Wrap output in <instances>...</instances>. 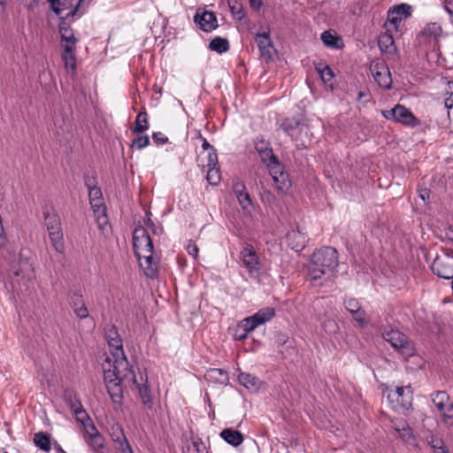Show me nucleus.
<instances>
[{"label":"nucleus","mask_w":453,"mask_h":453,"mask_svg":"<svg viewBox=\"0 0 453 453\" xmlns=\"http://www.w3.org/2000/svg\"><path fill=\"white\" fill-rule=\"evenodd\" d=\"M184 453H208V450L204 443L197 439L188 442Z\"/></svg>","instance_id":"ea45409f"},{"label":"nucleus","mask_w":453,"mask_h":453,"mask_svg":"<svg viewBox=\"0 0 453 453\" xmlns=\"http://www.w3.org/2000/svg\"><path fill=\"white\" fill-rule=\"evenodd\" d=\"M431 268L433 273L440 278L453 279V256L441 251L436 255Z\"/></svg>","instance_id":"9d476101"},{"label":"nucleus","mask_w":453,"mask_h":453,"mask_svg":"<svg viewBox=\"0 0 453 453\" xmlns=\"http://www.w3.org/2000/svg\"><path fill=\"white\" fill-rule=\"evenodd\" d=\"M82 425L85 429L86 438H90V436H93L94 434H100L96 426L92 423L90 418L89 421L85 420V424Z\"/></svg>","instance_id":"de8ad7c7"},{"label":"nucleus","mask_w":453,"mask_h":453,"mask_svg":"<svg viewBox=\"0 0 453 453\" xmlns=\"http://www.w3.org/2000/svg\"><path fill=\"white\" fill-rule=\"evenodd\" d=\"M268 169L278 191L283 194L288 193L291 188V180L288 173L284 171V166L278 161Z\"/></svg>","instance_id":"9b49d317"},{"label":"nucleus","mask_w":453,"mask_h":453,"mask_svg":"<svg viewBox=\"0 0 453 453\" xmlns=\"http://www.w3.org/2000/svg\"><path fill=\"white\" fill-rule=\"evenodd\" d=\"M187 252L192 256L194 258H196L199 252V248L197 245L191 241H189L188 244L186 246Z\"/></svg>","instance_id":"603ef678"},{"label":"nucleus","mask_w":453,"mask_h":453,"mask_svg":"<svg viewBox=\"0 0 453 453\" xmlns=\"http://www.w3.org/2000/svg\"><path fill=\"white\" fill-rule=\"evenodd\" d=\"M441 33V27L437 23H430L420 33L419 42L426 44L428 49L436 50L439 48V38Z\"/></svg>","instance_id":"2eb2a0df"},{"label":"nucleus","mask_w":453,"mask_h":453,"mask_svg":"<svg viewBox=\"0 0 453 453\" xmlns=\"http://www.w3.org/2000/svg\"><path fill=\"white\" fill-rule=\"evenodd\" d=\"M88 197L91 207L97 218L98 224L103 226L107 223L105 206L103 203L102 191L98 187L88 189Z\"/></svg>","instance_id":"dca6fc26"},{"label":"nucleus","mask_w":453,"mask_h":453,"mask_svg":"<svg viewBox=\"0 0 453 453\" xmlns=\"http://www.w3.org/2000/svg\"><path fill=\"white\" fill-rule=\"evenodd\" d=\"M200 138L202 139L203 141V144H202V148L203 149V150H214L213 147L207 142V140L202 136H200Z\"/></svg>","instance_id":"e2e57ef3"},{"label":"nucleus","mask_w":453,"mask_h":453,"mask_svg":"<svg viewBox=\"0 0 453 453\" xmlns=\"http://www.w3.org/2000/svg\"><path fill=\"white\" fill-rule=\"evenodd\" d=\"M370 72L377 84L384 89H390L392 78L388 66L383 61L373 62L370 66Z\"/></svg>","instance_id":"f8f14e48"},{"label":"nucleus","mask_w":453,"mask_h":453,"mask_svg":"<svg viewBox=\"0 0 453 453\" xmlns=\"http://www.w3.org/2000/svg\"><path fill=\"white\" fill-rule=\"evenodd\" d=\"M205 379L209 381L226 385L228 382V374L222 369H211L205 374Z\"/></svg>","instance_id":"7c9ffc66"},{"label":"nucleus","mask_w":453,"mask_h":453,"mask_svg":"<svg viewBox=\"0 0 453 453\" xmlns=\"http://www.w3.org/2000/svg\"><path fill=\"white\" fill-rule=\"evenodd\" d=\"M344 306L346 310L351 314L354 320L358 322L360 325L365 324V311L361 308L359 302L356 298H345Z\"/></svg>","instance_id":"a878e982"},{"label":"nucleus","mask_w":453,"mask_h":453,"mask_svg":"<svg viewBox=\"0 0 453 453\" xmlns=\"http://www.w3.org/2000/svg\"><path fill=\"white\" fill-rule=\"evenodd\" d=\"M206 179L211 185H217L220 181L219 166L208 167Z\"/></svg>","instance_id":"a19ab883"},{"label":"nucleus","mask_w":453,"mask_h":453,"mask_svg":"<svg viewBox=\"0 0 453 453\" xmlns=\"http://www.w3.org/2000/svg\"><path fill=\"white\" fill-rule=\"evenodd\" d=\"M105 339L111 348V357H107L106 365H103L104 380L109 395L119 400L120 389L116 384V373L127 370L129 364L124 354L122 339L114 326L105 328Z\"/></svg>","instance_id":"f257e3e1"},{"label":"nucleus","mask_w":453,"mask_h":453,"mask_svg":"<svg viewBox=\"0 0 453 453\" xmlns=\"http://www.w3.org/2000/svg\"><path fill=\"white\" fill-rule=\"evenodd\" d=\"M150 144V138L148 135H140L134 138L132 142V146L137 150H142Z\"/></svg>","instance_id":"c03bdc74"},{"label":"nucleus","mask_w":453,"mask_h":453,"mask_svg":"<svg viewBox=\"0 0 453 453\" xmlns=\"http://www.w3.org/2000/svg\"><path fill=\"white\" fill-rule=\"evenodd\" d=\"M280 127H281V129L286 134H288V135H292L291 132L294 129H296V127H298V122L296 120L286 119L285 121L282 122Z\"/></svg>","instance_id":"49530a36"},{"label":"nucleus","mask_w":453,"mask_h":453,"mask_svg":"<svg viewBox=\"0 0 453 453\" xmlns=\"http://www.w3.org/2000/svg\"><path fill=\"white\" fill-rule=\"evenodd\" d=\"M45 226L48 231L61 228L60 218L56 213H51L49 211L43 212Z\"/></svg>","instance_id":"4c0bfd02"},{"label":"nucleus","mask_w":453,"mask_h":453,"mask_svg":"<svg viewBox=\"0 0 453 453\" xmlns=\"http://www.w3.org/2000/svg\"><path fill=\"white\" fill-rule=\"evenodd\" d=\"M87 443L93 449L95 453H103L104 448V438L101 434H94L90 438H85Z\"/></svg>","instance_id":"58836bf2"},{"label":"nucleus","mask_w":453,"mask_h":453,"mask_svg":"<svg viewBox=\"0 0 453 453\" xmlns=\"http://www.w3.org/2000/svg\"><path fill=\"white\" fill-rule=\"evenodd\" d=\"M220 437L228 444L234 447L241 445L244 439L241 432L232 428L223 429L220 433Z\"/></svg>","instance_id":"c85d7f7f"},{"label":"nucleus","mask_w":453,"mask_h":453,"mask_svg":"<svg viewBox=\"0 0 453 453\" xmlns=\"http://www.w3.org/2000/svg\"><path fill=\"white\" fill-rule=\"evenodd\" d=\"M250 4L256 10H258L262 4L261 0H250Z\"/></svg>","instance_id":"69168bd1"},{"label":"nucleus","mask_w":453,"mask_h":453,"mask_svg":"<svg viewBox=\"0 0 453 453\" xmlns=\"http://www.w3.org/2000/svg\"><path fill=\"white\" fill-rule=\"evenodd\" d=\"M238 199L239 204L243 210H249L252 207V201L250 194L246 191L235 196Z\"/></svg>","instance_id":"37998d69"},{"label":"nucleus","mask_w":453,"mask_h":453,"mask_svg":"<svg viewBox=\"0 0 453 453\" xmlns=\"http://www.w3.org/2000/svg\"><path fill=\"white\" fill-rule=\"evenodd\" d=\"M5 0H0V16L5 15Z\"/></svg>","instance_id":"338daca9"},{"label":"nucleus","mask_w":453,"mask_h":453,"mask_svg":"<svg viewBox=\"0 0 453 453\" xmlns=\"http://www.w3.org/2000/svg\"><path fill=\"white\" fill-rule=\"evenodd\" d=\"M430 444L435 449H441L442 453H448L443 448V441L438 438H432Z\"/></svg>","instance_id":"5fc2aeb1"},{"label":"nucleus","mask_w":453,"mask_h":453,"mask_svg":"<svg viewBox=\"0 0 453 453\" xmlns=\"http://www.w3.org/2000/svg\"><path fill=\"white\" fill-rule=\"evenodd\" d=\"M412 8L407 4H401L394 6L388 11V23L393 25L395 29L399 24L411 14Z\"/></svg>","instance_id":"412c9836"},{"label":"nucleus","mask_w":453,"mask_h":453,"mask_svg":"<svg viewBox=\"0 0 453 453\" xmlns=\"http://www.w3.org/2000/svg\"><path fill=\"white\" fill-rule=\"evenodd\" d=\"M255 42L258 46L261 56L266 60L272 58L273 46L268 32L258 33L256 35Z\"/></svg>","instance_id":"b1692460"},{"label":"nucleus","mask_w":453,"mask_h":453,"mask_svg":"<svg viewBox=\"0 0 453 453\" xmlns=\"http://www.w3.org/2000/svg\"><path fill=\"white\" fill-rule=\"evenodd\" d=\"M61 47L63 48L62 60L66 68L75 70L76 67V48L78 39L74 32L65 20H61L58 24Z\"/></svg>","instance_id":"39448f33"},{"label":"nucleus","mask_w":453,"mask_h":453,"mask_svg":"<svg viewBox=\"0 0 453 453\" xmlns=\"http://www.w3.org/2000/svg\"><path fill=\"white\" fill-rule=\"evenodd\" d=\"M136 257L146 276L150 279L156 278L157 275L158 260L154 257L153 250Z\"/></svg>","instance_id":"aec40b11"},{"label":"nucleus","mask_w":453,"mask_h":453,"mask_svg":"<svg viewBox=\"0 0 453 453\" xmlns=\"http://www.w3.org/2000/svg\"><path fill=\"white\" fill-rule=\"evenodd\" d=\"M149 127L150 124L148 113L145 111H140L136 116L132 132L134 134H142L147 131Z\"/></svg>","instance_id":"f704fd0d"},{"label":"nucleus","mask_w":453,"mask_h":453,"mask_svg":"<svg viewBox=\"0 0 453 453\" xmlns=\"http://www.w3.org/2000/svg\"><path fill=\"white\" fill-rule=\"evenodd\" d=\"M64 399L70 409L73 411L78 422L85 424V420L89 421V417L86 411L83 409V406L74 391L65 390L64 394Z\"/></svg>","instance_id":"6ab92c4d"},{"label":"nucleus","mask_w":453,"mask_h":453,"mask_svg":"<svg viewBox=\"0 0 453 453\" xmlns=\"http://www.w3.org/2000/svg\"><path fill=\"white\" fill-rule=\"evenodd\" d=\"M383 338L404 358H408L414 355L415 349L412 342L408 341L407 337L398 330L385 332L383 334Z\"/></svg>","instance_id":"0eeeda50"},{"label":"nucleus","mask_w":453,"mask_h":453,"mask_svg":"<svg viewBox=\"0 0 453 453\" xmlns=\"http://www.w3.org/2000/svg\"><path fill=\"white\" fill-rule=\"evenodd\" d=\"M56 449H57L58 453H66V452H65V451L61 448V446H60V445H58V446L56 447Z\"/></svg>","instance_id":"774afa93"},{"label":"nucleus","mask_w":453,"mask_h":453,"mask_svg":"<svg viewBox=\"0 0 453 453\" xmlns=\"http://www.w3.org/2000/svg\"><path fill=\"white\" fill-rule=\"evenodd\" d=\"M316 69L324 82H329L334 78L333 70L328 65H319Z\"/></svg>","instance_id":"79ce46f5"},{"label":"nucleus","mask_w":453,"mask_h":453,"mask_svg":"<svg viewBox=\"0 0 453 453\" xmlns=\"http://www.w3.org/2000/svg\"><path fill=\"white\" fill-rule=\"evenodd\" d=\"M255 149L258 153L261 160L267 167L278 162L277 157L273 154V149L269 142L257 138L254 142Z\"/></svg>","instance_id":"4be33fe9"},{"label":"nucleus","mask_w":453,"mask_h":453,"mask_svg":"<svg viewBox=\"0 0 453 453\" xmlns=\"http://www.w3.org/2000/svg\"><path fill=\"white\" fill-rule=\"evenodd\" d=\"M49 237L54 250L62 254L65 251V242L62 228L48 231Z\"/></svg>","instance_id":"2f4dec72"},{"label":"nucleus","mask_w":453,"mask_h":453,"mask_svg":"<svg viewBox=\"0 0 453 453\" xmlns=\"http://www.w3.org/2000/svg\"><path fill=\"white\" fill-rule=\"evenodd\" d=\"M432 401L445 420L453 418V403L445 391L435 392Z\"/></svg>","instance_id":"a211bd4d"},{"label":"nucleus","mask_w":453,"mask_h":453,"mask_svg":"<svg viewBox=\"0 0 453 453\" xmlns=\"http://www.w3.org/2000/svg\"><path fill=\"white\" fill-rule=\"evenodd\" d=\"M54 125L58 129L57 131L58 134H59L60 133H65V132L68 131V124L64 118H62L60 120L58 117H55L54 118Z\"/></svg>","instance_id":"09e8293b"},{"label":"nucleus","mask_w":453,"mask_h":453,"mask_svg":"<svg viewBox=\"0 0 453 453\" xmlns=\"http://www.w3.org/2000/svg\"><path fill=\"white\" fill-rule=\"evenodd\" d=\"M412 395L411 386L396 387L388 391V399L395 411H401L411 408Z\"/></svg>","instance_id":"423d86ee"},{"label":"nucleus","mask_w":453,"mask_h":453,"mask_svg":"<svg viewBox=\"0 0 453 453\" xmlns=\"http://www.w3.org/2000/svg\"><path fill=\"white\" fill-rule=\"evenodd\" d=\"M382 115L388 120H393L410 127H416L421 124L420 120L409 109L399 104L389 111H383Z\"/></svg>","instance_id":"6e6552de"},{"label":"nucleus","mask_w":453,"mask_h":453,"mask_svg":"<svg viewBox=\"0 0 453 453\" xmlns=\"http://www.w3.org/2000/svg\"><path fill=\"white\" fill-rule=\"evenodd\" d=\"M34 443L45 452H50L51 449L50 437L46 433H36L34 436Z\"/></svg>","instance_id":"c9c22d12"},{"label":"nucleus","mask_w":453,"mask_h":453,"mask_svg":"<svg viewBox=\"0 0 453 453\" xmlns=\"http://www.w3.org/2000/svg\"><path fill=\"white\" fill-rule=\"evenodd\" d=\"M209 48L211 50L222 54L226 52L230 46L226 39L218 36L211 41Z\"/></svg>","instance_id":"e433bc0d"},{"label":"nucleus","mask_w":453,"mask_h":453,"mask_svg":"<svg viewBox=\"0 0 453 453\" xmlns=\"http://www.w3.org/2000/svg\"><path fill=\"white\" fill-rule=\"evenodd\" d=\"M6 238L4 236V228L2 223H0V247L5 244Z\"/></svg>","instance_id":"0e129e2a"},{"label":"nucleus","mask_w":453,"mask_h":453,"mask_svg":"<svg viewBox=\"0 0 453 453\" xmlns=\"http://www.w3.org/2000/svg\"><path fill=\"white\" fill-rule=\"evenodd\" d=\"M111 436L112 441L118 444L117 448L121 453H131L133 451L120 427L112 428Z\"/></svg>","instance_id":"cd10ccee"},{"label":"nucleus","mask_w":453,"mask_h":453,"mask_svg":"<svg viewBox=\"0 0 453 453\" xmlns=\"http://www.w3.org/2000/svg\"><path fill=\"white\" fill-rule=\"evenodd\" d=\"M241 261L250 274L258 273L260 270L259 257L250 244H245L240 253Z\"/></svg>","instance_id":"f3484780"},{"label":"nucleus","mask_w":453,"mask_h":453,"mask_svg":"<svg viewBox=\"0 0 453 453\" xmlns=\"http://www.w3.org/2000/svg\"><path fill=\"white\" fill-rule=\"evenodd\" d=\"M322 326L327 334H334L338 329L337 323L331 319H325L322 322Z\"/></svg>","instance_id":"a18cd8bd"},{"label":"nucleus","mask_w":453,"mask_h":453,"mask_svg":"<svg viewBox=\"0 0 453 453\" xmlns=\"http://www.w3.org/2000/svg\"><path fill=\"white\" fill-rule=\"evenodd\" d=\"M152 140L157 145H163L168 142V138L161 132H155Z\"/></svg>","instance_id":"8fccbe9b"},{"label":"nucleus","mask_w":453,"mask_h":453,"mask_svg":"<svg viewBox=\"0 0 453 453\" xmlns=\"http://www.w3.org/2000/svg\"><path fill=\"white\" fill-rule=\"evenodd\" d=\"M238 381L245 388L257 390L259 388L260 380L253 374L248 372H240Z\"/></svg>","instance_id":"72a5a7b5"},{"label":"nucleus","mask_w":453,"mask_h":453,"mask_svg":"<svg viewBox=\"0 0 453 453\" xmlns=\"http://www.w3.org/2000/svg\"><path fill=\"white\" fill-rule=\"evenodd\" d=\"M274 316V308L265 307L260 309L254 315L243 319L237 324L234 332V339L236 341H244L250 332L270 321Z\"/></svg>","instance_id":"20e7f679"},{"label":"nucleus","mask_w":453,"mask_h":453,"mask_svg":"<svg viewBox=\"0 0 453 453\" xmlns=\"http://www.w3.org/2000/svg\"><path fill=\"white\" fill-rule=\"evenodd\" d=\"M444 9L453 20V0H444Z\"/></svg>","instance_id":"13d9d810"},{"label":"nucleus","mask_w":453,"mask_h":453,"mask_svg":"<svg viewBox=\"0 0 453 453\" xmlns=\"http://www.w3.org/2000/svg\"><path fill=\"white\" fill-rule=\"evenodd\" d=\"M418 196L425 202L427 203L430 197V190L426 188H420L418 189Z\"/></svg>","instance_id":"6e6d98bb"},{"label":"nucleus","mask_w":453,"mask_h":453,"mask_svg":"<svg viewBox=\"0 0 453 453\" xmlns=\"http://www.w3.org/2000/svg\"><path fill=\"white\" fill-rule=\"evenodd\" d=\"M445 237L453 242V226H449L445 229Z\"/></svg>","instance_id":"680f3d73"},{"label":"nucleus","mask_w":453,"mask_h":453,"mask_svg":"<svg viewBox=\"0 0 453 453\" xmlns=\"http://www.w3.org/2000/svg\"><path fill=\"white\" fill-rule=\"evenodd\" d=\"M194 20L203 31L207 33L218 27V20L212 12L203 11L202 13L197 12Z\"/></svg>","instance_id":"5701e85b"},{"label":"nucleus","mask_w":453,"mask_h":453,"mask_svg":"<svg viewBox=\"0 0 453 453\" xmlns=\"http://www.w3.org/2000/svg\"><path fill=\"white\" fill-rule=\"evenodd\" d=\"M321 41L326 47L331 49L338 50L343 47L342 38L332 30L323 32L321 34Z\"/></svg>","instance_id":"c756f323"},{"label":"nucleus","mask_w":453,"mask_h":453,"mask_svg":"<svg viewBox=\"0 0 453 453\" xmlns=\"http://www.w3.org/2000/svg\"><path fill=\"white\" fill-rule=\"evenodd\" d=\"M233 191L235 196L246 191L245 184L241 180H234L233 183Z\"/></svg>","instance_id":"864d4df0"},{"label":"nucleus","mask_w":453,"mask_h":453,"mask_svg":"<svg viewBox=\"0 0 453 453\" xmlns=\"http://www.w3.org/2000/svg\"><path fill=\"white\" fill-rule=\"evenodd\" d=\"M378 45L382 52L392 54L395 51V45L393 36L388 33H384L379 36Z\"/></svg>","instance_id":"473e14b6"},{"label":"nucleus","mask_w":453,"mask_h":453,"mask_svg":"<svg viewBox=\"0 0 453 453\" xmlns=\"http://www.w3.org/2000/svg\"><path fill=\"white\" fill-rule=\"evenodd\" d=\"M207 167L218 166V155L215 150L208 151Z\"/></svg>","instance_id":"3c124183"},{"label":"nucleus","mask_w":453,"mask_h":453,"mask_svg":"<svg viewBox=\"0 0 453 453\" xmlns=\"http://www.w3.org/2000/svg\"><path fill=\"white\" fill-rule=\"evenodd\" d=\"M230 4V8H231V11L234 14H240V16H238V19H241L242 17V5L237 2L235 1L234 4Z\"/></svg>","instance_id":"4d7b16f0"},{"label":"nucleus","mask_w":453,"mask_h":453,"mask_svg":"<svg viewBox=\"0 0 453 453\" xmlns=\"http://www.w3.org/2000/svg\"><path fill=\"white\" fill-rule=\"evenodd\" d=\"M286 239L288 245L296 251L303 250L308 242L307 235L298 228L289 231L286 235Z\"/></svg>","instance_id":"393cba45"},{"label":"nucleus","mask_w":453,"mask_h":453,"mask_svg":"<svg viewBox=\"0 0 453 453\" xmlns=\"http://www.w3.org/2000/svg\"><path fill=\"white\" fill-rule=\"evenodd\" d=\"M338 265V253L334 248L323 247L316 250L308 265L310 280H316L326 273H334Z\"/></svg>","instance_id":"7ed1b4c3"},{"label":"nucleus","mask_w":453,"mask_h":453,"mask_svg":"<svg viewBox=\"0 0 453 453\" xmlns=\"http://www.w3.org/2000/svg\"><path fill=\"white\" fill-rule=\"evenodd\" d=\"M70 305L73 310L74 314L81 319L88 317V310L84 303L83 297L81 294L73 293L70 296Z\"/></svg>","instance_id":"bb28decb"},{"label":"nucleus","mask_w":453,"mask_h":453,"mask_svg":"<svg viewBox=\"0 0 453 453\" xmlns=\"http://www.w3.org/2000/svg\"><path fill=\"white\" fill-rule=\"evenodd\" d=\"M12 284L27 286V283L35 277L34 269L31 264L27 260H20L19 267L13 265L12 267Z\"/></svg>","instance_id":"ddd939ff"},{"label":"nucleus","mask_w":453,"mask_h":453,"mask_svg":"<svg viewBox=\"0 0 453 453\" xmlns=\"http://www.w3.org/2000/svg\"><path fill=\"white\" fill-rule=\"evenodd\" d=\"M444 106L446 109H451L453 107V92L449 94L444 100Z\"/></svg>","instance_id":"bf43d9fd"},{"label":"nucleus","mask_w":453,"mask_h":453,"mask_svg":"<svg viewBox=\"0 0 453 453\" xmlns=\"http://www.w3.org/2000/svg\"><path fill=\"white\" fill-rule=\"evenodd\" d=\"M95 183H96L95 178H89V177L85 178V185L87 186V188L88 189L93 188L94 187H96L95 185Z\"/></svg>","instance_id":"052dcab7"},{"label":"nucleus","mask_w":453,"mask_h":453,"mask_svg":"<svg viewBox=\"0 0 453 453\" xmlns=\"http://www.w3.org/2000/svg\"><path fill=\"white\" fill-rule=\"evenodd\" d=\"M52 11L61 20L73 17L79 13L85 0H47Z\"/></svg>","instance_id":"1a4fd4ad"},{"label":"nucleus","mask_w":453,"mask_h":453,"mask_svg":"<svg viewBox=\"0 0 453 453\" xmlns=\"http://www.w3.org/2000/svg\"><path fill=\"white\" fill-rule=\"evenodd\" d=\"M116 377L118 378L116 384L120 389V395L119 400H116L111 395H110L114 403H121L123 398L121 383H127L130 387L134 386V388L137 389L139 397L142 403L148 409H152L153 401L150 395V389L148 386V376L146 373H143L140 371L136 373L132 368L128 366L127 370H120L119 372L116 373Z\"/></svg>","instance_id":"f03ea898"},{"label":"nucleus","mask_w":453,"mask_h":453,"mask_svg":"<svg viewBox=\"0 0 453 453\" xmlns=\"http://www.w3.org/2000/svg\"><path fill=\"white\" fill-rule=\"evenodd\" d=\"M133 246L135 256L147 253L153 250L152 241L147 232L142 226H137L133 234Z\"/></svg>","instance_id":"4468645a"}]
</instances>
